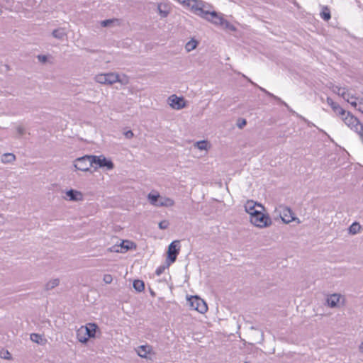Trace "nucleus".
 I'll use <instances>...</instances> for the list:
<instances>
[{
    "label": "nucleus",
    "instance_id": "6ab92c4d",
    "mask_svg": "<svg viewBox=\"0 0 363 363\" xmlns=\"http://www.w3.org/2000/svg\"><path fill=\"white\" fill-rule=\"evenodd\" d=\"M77 337L79 342L82 343H86L89 340V337L85 333V331L84 330V326H82L77 331Z\"/></svg>",
    "mask_w": 363,
    "mask_h": 363
},
{
    "label": "nucleus",
    "instance_id": "dca6fc26",
    "mask_svg": "<svg viewBox=\"0 0 363 363\" xmlns=\"http://www.w3.org/2000/svg\"><path fill=\"white\" fill-rule=\"evenodd\" d=\"M256 206H258L260 208H262V206L257 203L256 202L250 200L246 202L245 204V211L250 214V216H253V211H260L259 210H257L255 208Z\"/></svg>",
    "mask_w": 363,
    "mask_h": 363
},
{
    "label": "nucleus",
    "instance_id": "393cba45",
    "mask_svg": "<svg viewBox=\"0 0 363 363\" xmlns=\"http://www.w3.org/2000/svg\"><path fill=\"white\" fill-rule=\"evenodd\" d=\"M60 284L59 279H54L49 281L45 286V289L46 291L51 290L58 286Z\"/></svg>",
    "mask_w": 363,
    "mask_h": 363
},
{
    "label": "nucleus",
    "instance_id": "4be33fe9",
    "mask_svg": "<svg viewBox=\"0 0 363 363\" xmlns=\"http://www.w3.org/2000/svg\"><path fill=\"white\" fill-rule=\"evenodd\" d=\"M52 35L55 38L62 40L66 35V33L64 28H60L57 29H55L52 31Z\"/></svg>",
    "mask_w": 363,
    "mask_h": 363
},
{
    "label": "nucleus",
    "instance_id": "9d476101",
    "mask_svg": "<svg viewBox=\"0 0 363 363\" xmlns=\"http://www.w3.org/2000/svg\"><path fill=\"white\" fill-rule=\"evenodd\" d=\"M330 89L333 93L337 94L338 96H340L345 101H349L350 98H352V93H351L345 87H340L336 85H332L331 86H330Z\"/></svg>",
    "mask_w": 363,
    "mask_h": 363
},
{
    "label": "nucleus",
    "instance_id": "58836bf2",
    "mask_svg": "<svg viewBox=\"0 0 363 363\" xmlns=\"http://www.w3.org/2000/svg\"><path fill=\"white\" fill-rule=\"evenodd\" d=\"M113 22V20H111V19L104 20V21H101V25L103 27H107L110 24H111Z\"/></svg>",
    "mask_w": 363,
    "mask_h": 363
},
{
    "label": "nucleus",
    "instance_id": "c85d7f7f",
    "mask_svg": "<svg viewBox=\"0 0 363 363\" xmlns=\"http://www.w3.org/2000/svg\"><path fill=\"white\" fill-rule=\"evenodd\" d=\"M320 17L324 20V21H328L331 18V15H330V10L327 8V7H325L323 11L320 12Z\"/></svg>",
    "mask_w": 363,
    "mask_h": 363
},
{
    "label": "nucleus",
    "instance_id": "1a4fd4ad",
    "mask_svg": "<svg viewBox=\"0 0 363 363\" xmlns=\"http://www.w3.org/2000/svg\"><path fill=\"white\" fill-rule=\"evenodd\" d=\"M179 250L180 245L179 240H174L170 243L167 251V259L169 262L168 265L176 261L177 257L179 253Z\"/></svg>",
    "mask_w": 363,
    "mask_h": 363
},
{
    "label": "nucleus",
    "instance_id": "412c9836",
    "mask_svg": "<svg viewBox=\"0 0 363 363\" xmlns=\"http://www.w3.org/2000/svg\"><path fill=\"white\" fill-rule=\"evenodd\" d=\"M260 90L262 91H263L264 93H265L267 95H268L269 96L274 99L276 101H277L278 102L281 103V104H284L287 108L288 110H289L290 111H291L294 114H296L298 116V114L295 112V111H292L290 108H289V106H288V104L286 103H285L284 101H283L279 97L274 95L273 94L269 92L268 91H267L264 88H262V87H259Z\"/></svg>",
    "mask_w": 363,
    "mask_h": 363
},
{
    "label": "nucleus",
    "instance_id": "a211bd4d",
    "mask_svg": "<svg viewBox=\"0 0 363 363\" xmlns=\"http://www.w3.org/2000/svg\"><path fill=\"white\" fill-rule=\"evenodd\" d=\"M341 298V295L338 294H333L327 298L328 305L331 308L337 306L338 303Z\"/></svg>",
    "mask_w": 363,
    "mask_h": 363
},
{
    "label": "nucleus",
    "instance_id": "7c9ffc66",
    "mask_svg": "<svg viewBox=\"0 0 363 363\" xmlns=\"http://www.w3.org/2000/svg\"><path fill=\"white\" fill-rule=\"evenodd\" d=\"M207 142L205 141V140H201V141H199V142H196V147L201 150H206L207 149Z\"/></svg>",
    "mask_w": 363,
    "mask_h": 363
},
{
    "label": "nucleus",
    "instance_id": "f8f14e48",
    "mask_svg": "<svg viewBox=\"0 0 363 363\" xmlns=\"http://www.w3.org/2000/svg\"><path fill=\"white\" fill-rule=\"evenodd\" d=\"M132 245L133 242H130L128 240H123L120 245H115L111 247L108 250L110 252L123 253L130 249Z\"/></svg>",
    "mask_w": 363,
    "mask_h": 363
},
{
    "label": "nucleus",
    "instance_id": "7ed1b4c3",
    "mask_svg": "<svg viewBox=\"0 0 363 363\" xmlns=\"http://www.w3.org/2000/svg\"><path fill=\"white\" fill-rule=\"evenodd\" d=\"M344 123L351 129L354 130L360 136L363 141V124H362L357 118L354 117L350 112L345 111V115L341 116Z\"/></svg>",
    "mask_w": 363,
    "mask_h": 363
},
{
    "label": "nucleus",
    "instance_id": "9b49d317",
    "mask_svg": "<svg viewBox=\"0 0 363 363\" xmlns=\"http://www.w3.org/2000/svg\"><path fill=\"white\" fill-rule=\"evenodd\" d=\"M169 105L172 108L180 110L185 106V102L183 97H178L176 95H172L169 97Z\"/></svg>",
    "mask_w": 363,
    "mask_h": 363
},
{
    "label": "nucleus",
    "instance_id": "f704fd0d",
    "mask_svg": "<svg viewBox=\"0 0 363 363\" xmlns=\"http://www.w3.org/2000/svg\"><path fill=\"white\" fill-rule=\"evenodd\" d=\"M157 9H158V12H159L160 15L161 16V17L164 18V17L167 16L169 12L167 11L162 10L161 5L158 6Z\"/></svg>",
    "mask_w": 363,
    "mask_h": 363
},
{
    "label": "nucleus",
    "instance_id": "49530a36",
    "mask_svg": "<svg viewBox=\"0 0 363 363\" xmlns=\"http://www.w3.org/2000/svg\"><path fill=\"white\" fill-rule=\"evenodd\" d=\"M4 359H10V357H7V354H5Z\"/></svg>",
    "mask_w": 363,
    "mask_h": 363
},
{
    "label": "nucleus",
    "instance_id": "c756f323",
    "mask_svg": "<svg viewBox=\"0 0 363 363\" xmlns=\"http://www.w3.org/2000/svg\"><path fill=\"white\" fill-rule=\"evenodd\" d=\"M223 28L228 29L230 30H235V28L233 25H232L230 22H228L227 20L224 19L221 26Z\"/></svg>",
    "mask_w": 363,
    "mask_h": 363
},
{
    "label": "nucleus",
    "instance_id": "de8ad7c7",
    "mask_svg": "<svg viewBox=\"0 0 363 363\" xmlns=\"http://www.w3.org/2000/svg\"><path fill=\"white\" fill-rule=\"evenodd\" d=\"M4 359H10V357H7V354H5Z\"/></svg>",
    "mask_w": 363,
    "mask_h": 363
},
{
    "label": "nucleus",
    "instance_id": "e433bc0d",
    "mask_svg": "<svg viewBox=\"0 0 363 363\" xmlns=\"http://www.w3.org/2000/svg\"><path fill=\"white\" fill-rule=\"evenodd\" d=\"M103 280L106 284H111L113 281V278L111 274H107L104 276Z\"/></svg>",
    "mask_w": 363,
    "mask_h": 363
},
{
    "label": "nucleus",
    "instance_id": "473e14b6",
    "mask_svg": "<svg viewBox=\"0 0 363 363\" xmlns=\"http://www.w3.org/2000/svg\"><path fill=\"white\" fill-rule=\"evenodd\" d=\"M30 340L34 342L40 343V341L42 340V337L38 334L32 333L30 335Z\"/></svg>",
    "mask_w": 363,
    "mask_h": 363
},
{
    "label": "nucleus",
    "instance_id": "37998d69",
    "mask_svg": "<svg viewBox=\"0 0 363 363\" xmlns=\"http://www.w3.org/2000/svg\"><path fill=\"white\" fill-rule=\"evenodd\" d=\"M38 58L39 61H40L42 62H45L48 60V57L45 55H38Z\"/></svg>",
    "mask_w": 363,
    "mask_h": 363
},
{
    "label": "nucleus",
    "instance_id": "f257e3e1",
    "mask_svg": "<svg viewBox=\"0 0 363 363\" xmlns=\"http://www.w3.org/2000/svg\"><path fill=\"white\" fill-rule=\"evenodd\" d=\"M197 8L199 10L195 11L194 14L203 18L215 25L221 26L224 18L215 11H211L210 4L201 0V4Z\"/></svg>",
    "mask_w": 363,
    "mask_h": 363
},
{
    "label": "nucleus",
    "instance_id": "6e6552de",
    "mask_svg": "<svg viewBox=\"0 0 363 363\" xmlns=\"http://www.w3.org/2000/svg\"><path fill=\"white\" fill-rule=\"evenodd\" d=\"M190 307L201 313H204L208 310L206 302L197 296H191L188 300Z\"/></svg>",
    "mask_w": 363,
    "mask_h": 363
},
{
    "label": "nucleus",
    "instance_id": "ea45409f",
    "mask_svg": "<svg viewBox=\"0 0 363 363\" xmlns=\"http://www.w3.org/2000/svg\"><path fill=\"white\" fill-rule=\"evenodd\" d=\"M16 130L19 136H22L26 132L25 128L22 126H18Z\"/></svg>",
    "mask_w": 363,
    "mask_h": 363
},
{
    "label": "nucleus",
    "instance_id": "bb28decb",
    "mask_svg": "<svg viewBox=\"0 0 363 363\" xmlns=\"http://www.w3.org/2000/svg\"><path fill=\"white\" fill-rule=\"evenodd\" d=\"M360 228L361 225L358 223L354 222L350 226L349 233L352 235H355L359 232Z\"/></svg>",
    "mask_w": 363,
    "mask_h": 363
},
{
    "label": "nucleus",
    "instance_id": "0eeeda50",
    "mask_svg": "<svg viewBox=\"0 0 363 363\" xmlns=\"http://www.w3.org/2000/svg\"><path fill=\"white\" fill-rule=\"evenodd\" d=\"M91 155H84L81 157L77 158L74 161V167L77 170L87 172L89 170L91 164Z\"/></svg>",
    "mask_w": 363,
    "mask_h": 363
},
{
    "label": "nucleus",
    "instance_id": "5701e85b",
    "mask_svg": "<svg viewBox=\"0 0 363 363\" xmlns=\"http://www.w3.org/2000/svg\"><path fill=\"white\" fill-rule=\"evenodd\" d=\"M134 289L138 292H141L145 289V284L142 280L136 279L133 283Z\"/></svg>",
    "mask_w": 363,
    "mask_h": 363
},
{
    "label": "nucleus",
    "instance_id": "423d86ee",
    "mask_svg": "<svg viewBox=\"0 0 363 363\" xmlns=\"http://www.w3.org/2000/svg\"><path fill=\"white\" fill-rule=\"evenodd\" d=\"M95 81L102 84H113L115 82H123L119 75L113 72L99 74L95 76Z\"/></svg>",
    "mask_w": 363,
    "mask_h": 363
},
{
    "label": "nucleus",
    "instance_id": "f03ea898",
    "mask_svg": "<svg viewBox=\"0 0 363 363\" xmlns=\"http://www.w3.org/2000/svg\"><path fill=\"white\" fill-rule=\"evenodd\" d=\"M147 199L151 205L156 207H171L174 204V201L172 199L163 197L156 191L149 193Z\"/></svg>",
    "mask_w": 363,
    "mask_h": 363
},
{
    "label": "nucleus",
    "instance_id": "ddd939ff",
    "mask_svg": "<svg viewBox=\"0 0 363 363\" xmlns=\"http://www.w3.org/2000/svg\"><path fill=\"white\" fill-rule=\"evenodd\" d=\"M135 350L138 355L140 356V357L145 359H150V357L148 355L152 354V347L147 344L143 345L138 347V348L135 349Z\"/></svg>",
    "mask_w": 363,
    "mask_h": 363
},
{
    "label": "nucleus",
    "instance_id": "2f4dec72",
    "mask_svg": "<svg viewBox=\"0 0 363 363\" xmlns=\"http://www.w3.org/2000/svg\"><path fill=\"white\" fill-rule=\"evenodd\" d=\"M196 45H197V43L196 41L195 40H191L189 42H188L186 45V49L188 50V51H191L192 50H194V48H196Z\"/></svg>",
    "mask_w": 363,
    "mask_h": 363
},
{
    "label": "nucleus",
    "instance_id": "a878e982",
    "mask_svg": "<svg viewBox=\"0 0 363 363\" xmlns=\"http://www.w3.org/2000/svg\"><path fill=\"white\" fill-rule=\"evenodd\" d=\"M359 99H361V97L357 96L356 95L352 94V98H350L349 101H346L348 102L352 106H353L357 110V108L359 107Z\"/></svg>",
    "mask_w": 363,
    "mask_h": 363
},
{
    "label": "nucleus",
    "instance_id": "cd10ccee",
    "mask_svg": "<svg viewBox=\"0 0 363 363\" xmlns=\"http://www.w3.org/2000/svg\"><path fill=\"white\" fill-rule=\"evenodd\" d=\"M16 156L12 153H6L3 155L1 160L4 163H9L14 161Z\"/></svg>",
    "mask_w": 363,
    "mask_h": 363
},
{
    "label": "nucleus",
    "instance_id": "4468645a",
    "mask_svg": "<svg viewBox=\"0 0 363 363\" xmlns=\"http://www.w3.org/2000/svg\"><path fill=\"white\" fill-rule=\"evenodd\" d=\"M66 196L69 201H79L83 200V194L77 190L69 189L66 191Z\"/></svg>",
    "mask_w": 363,
    "mask_h": 363
},
{
    "label": "nucleus",
    "instance_id": "c9c22d12",
    "mask_svg": "<svg viewBox=\"0 0 363 363\" xmlns=\"http://www.w3.org/2000/svg\"><path fill=\"white\" fill-rule=\"evenodd\" d=\"M168 225H169V223L167 220H162L161 222L159 223V228L162 230H164V229H167L168 228Z\"/></svg>",
    "mask_w": 363,
    "mask_h": 363
},
{
    "label": "nucleus",
    "instance_id": "b1692460",
    "mask_svg": "<svg viewBox=\"0 0 363 363\" xmlns=\"http://www.w3.org/2000/svg\"><path fill=\"white\" fill-rule=\"evenodd\" d=\"M333 111L340 116H344L345 115V110H344L338 104L335 103L334 105L331 106Z\"/></svg>",
    "mask_w": 363,
    "mask_h": 363
},
{
    "label": "nucleus",
    "instance_id": "a19ab883",
    "mask_svg": "<svg viewBox=\"0 0 363 363\" xmlns=\"http://www.w3.org/2000/svg\"><path fill=\"white\" fill-rule=\"evenodd\" d=\"M124 135L126 138L130 139V138H133L134 134H133V131L130 130H127L126 132H125Z\"/></svg>",
    "mask_w": 363,
    "mask_h": 363
},
{
    "label": "nucleus",
    "instance_id": "aec40b11",
    "mask_svg": "<svg viewBox=\"0 0 363 363\" xmlns=\"http://www.w3.org/2000/svg\"><path fill=\"white\" fill-rule=\"evenodd\" d=\"M260 90L262 91H263L264 93H265L267 95H268L269 96L274 99L276 101H277L278 102L281 103V104H284L287 108L288 110H289L290 111H291L294 114H296L298 116V114L295 112V111H292L290 108H289V106H288V104L286 103H285L284 101H283L279 97L274 95L273 94L269 92L268 91H267L264 88H262V87H259Z\"/></svg>",
    "mask_w": 363,
    "mask_h": 363
},
{
    "label": "nucleus",
    "instance_id": "20e7f679",
    "mask_svg": "<svg viewBox=\"0 0 363 363\" xmlns=\"http://www.w3.org/2000/svg\"><path fill=\"white\" fill-rule=\"evenodd\" d=\"M91 164L92 167L97 168H106L107 170H111L114 167L113 162L105 157L103 155H91Z\"/></svg>",
    "mask_w": 363,
    "mask_h": 363
},
{
    "label": "nucleus",
    "instance_id": "39448f33",
    "mask_svg": "<svg viewBox=\"0 0 363 363\" xmlns=\"http://www.w3.org/2000/svg\"><path fill=\"white\" fill-rule=\"evenodd\" d=\"M250 222L259 228L267 227L272 223L270 218L261 211H253V216H250Z\"/></svg>",
    "mask_w": 363,
    "mask_h": 363
},
{
    "label": "nucleus",
    "instance_id": "a18cd8bd",
    "mask_svg": "<svg viewBox=\"0 0 363 363\" xmlns=\"http://www.w3.org/2000/svg\"><path fill=\"white\" fill-rule=\"evenodd\" d=\"M359 352L363 353V342H361V344L359 345Z\"/></svg>",
    "mask_w": 363,
    "mask_h": 363
},
{
    "label": "nucleus",
    "instance_id": "72a5a7b5",
    "mask_svg": "<svg viewBox=\"0 0 363 363\" xmlns=\"http://www.w3.org/2000/svg\"><path fill=\"white\" fill-rule=\"evenodd\" d=\"M169 265L167 266H165V265H160V267H158L157 269H156V271H155V273L157 276H160L164 272V270L166 269V268L168 267Z\"/></svg>",
    "mask_w": 363,
    "mask_h": 363
},
{
    "label": "nucleus",
    "instance_id": "c03bdc74",
    "mask_svg": "<svg viewBox=\"0 0 363 363\" xmlns=\"http://www.w3.org/2000/svg\"><path fill=\"white\" fill-rule=\"evenodd\" d=\"M326 101L330 107L335 104V102L330 97H327Z\"/></svg>",
    "mask_w": 363,
    "mask_h": 363
},
{
    "label": "nucleus",
    "instance_id": "79ce46f5",
    "mask_svg": "<svg viewBox=\"0 0 363 363\" xmlns=\"http://www.w3.org/2000/svg\"><path fill=\"white\" fill-rule=\"evenodd\" d=\"M357 110L363 113V97L359 99V107Z\"/></svg>",
    "mask_w": 363,
    "mask_h": 363
},
{
    "label": "nucleus",
    "instance_id": "2eb2a0df",
    "mask_svg": "<svg viewBox=\"0 0 363 363\" xmlns=\"http://www.w3.org/2000/svg\"><path fill=\"white\" fill-rule=\"evenodd\" d=\"M294 213L289 208H284L281 214V219L284 223H289L292 220H295L296 218L294 217Z\"/></svg>",
    "mask_w": 363,
    "mask_h": 363
},
{
    "label": "nucleus",
    "instance_id": "f3484780",
    "mask_svg": "<svg viewBox=\"0 0 363 363\" xmlns=\"http://www.w3.org/2000/svg\"><path fill=\"white\" fill-rule=\"evenodd\" d=\"M98 326L96 323H89L84 326L85 333H86L89 338L94 337Z\"/></svg>",
    "mask_w": 363,
    "mask_h": 363
},
{
    "label": "nucleus",
    "instance_id": "4c0bfd02",
    "mask_svg": "<svg viewBox=\"0 0 363 363\" xmlns=\"http://www.w3.org/2000/svg\"><path fill=\"white\" fill-rule=\"evenodd\" d=\"M247 124V122H246V120L245 119H242V118H240L238 121V123H237V125L239 128H242L245 125Z\"/></svg>",
    "mask_w": 363,
    "mask_h": 363
}]
</instances>
